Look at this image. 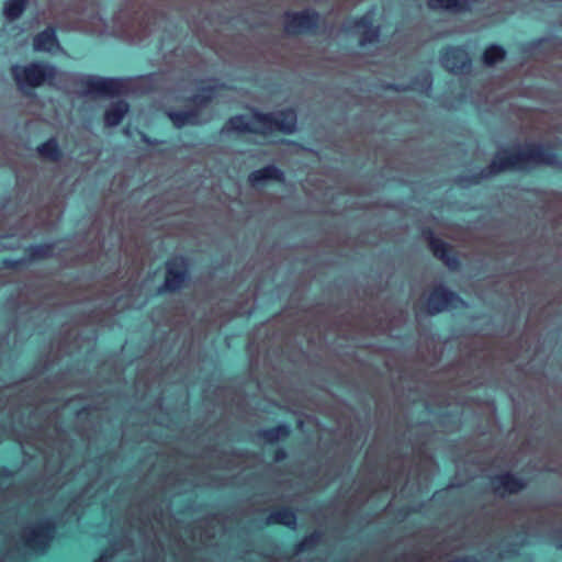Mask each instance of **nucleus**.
Instances as JSON below:
<instances>
[{
    "label": "nucleus",
    "mask_w": 562,
    "mask_h": 562,
    "mask_svg": "<svg viewBox=\"0 0 562 562\" xmlns=\"http://www.w3.org/2000/svg\"><path fill=\"white\" fill-rule=\"evenodd\" d=\"M296 124V114L293 110L281 111L271 114L249 112L232 117L226 124L227 131L238 133L250 132L267 135L276 131L292 133Z\"/></svg>",
    "instance_id": "obj_1"
},
{
    "label": "nucleus",
    "mask_w": 562,
    "mask_h": 562,
    "mask_svg": "<svg viewBox=\"0 0 562 562\" xmlns=\"http://www.w3.org/2000/svg\"><path fill=\"white\" fill-rule=\"evenodd\" d=\"M55 72L53 67L43 64H31L26 67L15 66L12 69L13 77L21 88L24 86L33 88L45 82L52 83Z\"/></svg>",
    "instance_id": "obj_2"
},
{
    "label": "nucleus",
    "mask_w": 562,
    "mask_h": 562,
    "mask_svg": "<svg viewBox=\"0 0 562 562\" xmlns=\"http://www.w3.org/2000/svg\"><path fill=\"white\" fill-rule=\"evenodd\" d=\"M83 93L94 97H114L130 89V81L122 79L87 77L82 80Z\"/></svg>",
    "instance_id": "obj_3"
},
{
    "label": "nucleus",
    "mask_w": 562,
    "mask_h": 562,
    "mask_svg": "<svg viewBox=\"0 0 562 562\" xmlns=\"http://www.w3.org/2000/svg\"><path fill=\"white\" fill-rule=\"evenodd\" d=\"M55 535V524L50 520H44L23 530L22 539L26 548L45 552L49 547Z\"/></svg>",
    "instance_id": "obj_4"
},
{
    "label": "nucleus",
    "mask_w": 562,
    "mask_h": 562,
    "mask_svg": "<svg viewBox=\"0 0 562 562\" xmlns=\"http://www.w3.org/2000/svg\"><path fill=\"white\" fill-rule=\"evenodd\" d=\"M461 305H463V301L456 293L443 286L435 288L427 300V310L431 315L445 310L457 308Z\"/></svg>",
    "instance_id": "obj_5"
},
{
    "label": "nucleus",
    "mask_w": 562,
    "mask_h": 562,
    "mask_svg": "<svg viewBox=\"0 0 562 562\" xmlns=\"http://www.w3.org/2000/svg\"><path fill=\"white\" fill-rule=\"evenodd\" d=\"M188 274V263L183 257H173L166 263V279L162 288L177 291L182 288Z\"/></svg>",
    "instance_id": "obj_6"
},
{
    "label": "nucleus",
    "mask_w": 562,
    "mask_h": 562,
    "mask_svg": "<svg viewBox=\"0 0 562 562\" xmlns=\"http://www.w3.org/2000/svg\"><path fill=\"white\" fill-rule=\"evenodd\" d=\"M318 21V15L311 11L288 14L285 18V31L290 34H297L312 31Z\"/></svg>",
    "instance_id": "obj_7"
},
{
    "label": "nucleus",
    "mask_w": 562,
    "mask_h": 562,
    "mask_svg": "<svg viewBox=\"0 0 562 562\" xmlns=\"http://www.w3.org/2000/svg\"><path fill=\"white\" fill-rule=\"evenodd\" d=\"M491 484L494 493L499 496H504L506 494H516L526 486V483L522 479L509 472L495 475L492 477Z\"/></svg>",
    "instance_id": "obj_8"
},
{
    "label": "nucleus",
    "mask_w": 562,
    "mask_h": 562,
    "mask_svg": "<svg viewBox=\"0 0 562 562\" xmlns=\"http://www.w3.org/2000/svg\"><path fill=\"white\" fill-rule=\"evenodd\" d=\"M441 63L449 71L458 72L469 66L470 59L464 49L452 47L442 53Z\"/></svg>",
    "instance_id": "obj_9"
},
{
    "label": "nucleus",
    "mask_w": 562,
    "mask_h": 562,
    "mask_svg": "<svg viewBox=\"0 0 562 562\" xmlns=\"http://www.w3.org/2000/svg\"><path fill=\"white\" fill-rule=\"evenodd\" d=\"M429 248L434 256L440 259L450 269H456L459 266L458 258L452 255L450 246L443 240L432 236L429 232Z\"/></svg>",
    "instance_id": "obj_10"
},
{
    "label": "nucleus",
    "mask_w": 562,
    "mask_h": 562,
    "mask_svg": "<svg viewBox=\"0 0 562 562\" xmlns=\"http://www.w3.org/2000/svg\"><path fill=\"white\" fill-rule=\"evenodd\" d=\"M283 172L273 165L255 170L248 176V181L254 187L267 180L283 181Z\"/></svg>",
    "instance_id": "obj_11"
},
{
    "label": "nucleus",
    "mask_w": 562,
    "mask_h": 562,
    "mask_svg": "<svg viewBox=\"0 0 562 562\" xmlns=\"http://www.w3.org/2000/svg\"><path fill=\"white\" fill-rule=\"evenodd\" d=\"M267 524H279L294 529L296 527V515L292 509L283 507L270 513L267 517Z\"/></svg>",
    "instance_id": "obj_12"
},
{
    "label": "nucleus",
    "mask_w": 562,
    "mask_h": 562,
    "mask_svg": "<svg viewBox=\"0 0 562 562\" xmlns=\"http://www.w3.org/2000/svg\"><path fill=\"white\" fill-rule=\"evenodd\" d=\"M56 47H58V43L53 29L45 30L34 38L35 50L53 52Z\"/></svg>",
    "instance_id": "obj_13"
},
{
    "label": "nucleus",
    "mask_w": 562,
    "mask_h": 562,
    "mask_svg": "<svg viewBox=\"0 0 562 562\" xmlns=\"http://www.w3.org/2000/svg\"><path fill=\"white\" fill-rule=\"evenodd\" d=\"M169 117L176 127H182L186 125H195V124H200L204 121L199 116V113L195 111L171 112V113H169Z\"/></svg>",
    "instance_id": "obj_14"
},
{
    "label": "nucleus",
    "mask_w": 562,
    "mask_h": 562,
    "mask_svg": "<svg viewBox=\"0 0 562 562\" xmlns=\"http://www.w3.org/2000/svg\"><path fill=\"white\" fill-rule=\"evenodd\" d=\"M128 110V104L124 101H119L114 103L106 112H105V124L108 126H115L120 124L123 116L126 114Z\"/></svg>",
    "instance_id": "obj_15"
},
{
    "label": "nucleus",
    "mask_w": 562,
    "mask_h": 562,
    "mask_svg": "<svg viewBox=\"0 0 562 562\" xmlns=\"http://www.w3.org/2000/svg\"><path fill=\"white\" fill-rule=\"evenodd\" d=\"M290 435V427L286 425H279L272 428L265 429L260 432V437L268 443L277 442L286 438Z\"/></svg>",
    "instance_id": "obj_16"
},
{
    "label": "nucleus",
    "mask_w": 562,
    "mask_h": 562,
    "mask_svg": "<svg viewBox=\"0 0 562 562\" xmlns=\"http://www.w3.org/2000/svg\"><path fill=\"white\" fill-rule=\"evenodd\" d=\"M357 29L362 33L361 44L373 42L378 37V30L372 27L370 15H364L358 23Z\"/></svg>",
    "instance_id": "obj_17"
},
{
    "label": "nucleus",
    "mask_w": 562,
    "mask_h": 562,
    "mask_svg": "<svg viewBox=\"0 0 562 562\" xmlns=\"http://www.w3.org/2000/svg\"><path fill=\"white\" fill-rule=\"evenodd\" d=\"M469 0H429V7L432 9H446L462 11L468 8Z\"/></svg>",
    "instance_id": "obj_18"
},
{
    "label": "nucleus",
    "mask_w": 562,
    "mask_h": 562,
    "mask_svg": "<svg viewBox=\"0 0 562 562\" xmlns=\"http://www.w3.org/2000/svg\"><path fill=\"white\" fill-rule=\"evenodd\" d=\"M321 541V533L314 531L308 536H305L301 541L295 544L294 552L296 554L303 553L307 550L315 548Z\"/></svg>",
    "instance_id": "obj_19"
},
{
    "label": "nucleus",
    "mask_w": 562,
    "mask_h": 562,
    "mask_svg": "<svg viewBox=\"0 0 562 562\" xmlns=\"http://www.w3.org/2000/svg\"><path fill=\"white\" fill-rule=\"evenodd\" d=\"M37 151L42 157L52 161H57L60 157L58 143H41V145L37 147Z\"/></svg>",
    "instance_id": "obj_20"
},
{
    "label": "nucleus",
    "mask_w": 562,
    "mask_h": 562,
    "mask_svg": "<svg viewBox=\"0 0 562 562\" xmlns=\"http://www.w3.org/2000/svg\"><path fill=\"white\" fill-rule=\"evenodd\" d=\"M26 0H10L4 7V14L8 19L14 20L24 10Z\"/></svg>",
    "instance_id": "obj_21"
},
{
    "label": "nucleus",
    "mask_w": 562,
    "mask_h": 562,
    "mask_svg": "<svg viewBox=\"0 0 562 562\" xmlns=\"http://www.w3.org/2000/svg\"><path fill=\"white\" fill-rule=\"evenodd\" d=\"M504 56L505 50L499 46L493 45L484 52L483 58L486 65H493L498 60H502Z\"/></svg>",
    "instance_id": "obj_22"
},
{
    "label": "nucleus",
    "mask_w": 562,
    "mask_h": 562,
    "mask_svg": "<svg viewBox=\"0 0 562 562\" xmlns=\"http://www.w3.org/2000/svg\"><path fill=\"white\" fill-rule=\"evenodd\" d=\"M215 97L214 90L211 87L203 88L201 93L196 94L193 99V105L198 109H204L206 103Z\"/></svg>",
    "instance_id": "obj_23"
},
{
    "label": "nucleus",
    "mask_w": 562,
    "mask_h": 562,
    "mask_svg": "<svg viewBox=\"0 0 562 562\" xmlns=\"http://www.w3.org/2000/svg\"><path fill=\"white\" fill-rule=\"evenodd\" d=\"M48 254V248L45 247H36L33 251V255L36 257H45Z\"/></svg>",
    "instance_id": "obj_24"
},
{
    "label": "nucleus",
    "mask_w": 562,
    "mask_h": 562,
    "mask_svg": "<svg viewBox=\"0 0 562 562\" xmlns=\"http://www.w3.org/2000/svg\"><path fill=\"white\" fill-rule=\"evenodd\" d=\"M283 458H284V452H283L282 450H280V451H278V452L276 453V460H277V461L282 460Z\"/></svg>",
    "instance_id": "obj_25"
},
{
    "label": "nucleus",
    "mask_w": 562,
    "mask_h": 562,
    "mask_svg": "<svg viewBox=\"0 0 562 562\" xmlns=\"http://www.w3.org/2000/svg\"><path fill=\"white\" fill-rule=\"evenodd\" d=\"M558 548L562 549V542L557 544Z\"/></svg>",
    "instance_id": "obj_26"
}]
</instances>
